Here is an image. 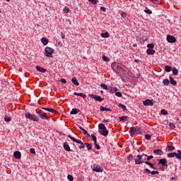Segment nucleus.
<instances>
[{
	"instance_id": "obj_1",
	"label": "nucleus",
	"mask_w": 181,
	"mask_h": 181,
	"mask_svg": "<svg viewBox=\"0 0 181 181\" xmlns=\"http://www.w3.org/2000/svg\"><path fill=\"white\" fill-rule=\"evenodd\" d=\"M112 69L121 76L122 81H131L132 73L127 67L115 62L112 64Z\"/></svg>"
},
{
	"instance_id": "obj_2",
	"label": "nucleus",
	"mask_w": 181,
	"mask_h": 181,
	"mask_svg": "<svg viewBox=\"0 0 181 181\" xmlns=\"http://www.w3.org/2000/svg\"><path fill=\"white\" fill-rule=\"evenodd\" d=\"M68 137L69 139H71V141H73L74 142H76V144H79L80 146H78V148L79 149H84V148H86V143H83V141H81V140H78L74 137H73L71 135L69 134Z\"/></svg>"
},
{
	"instance_id": "obj_3",
	"label": "nucleus",
	"mask_w": 181,
	"mask_h": 181,
	"mask_svg": "<svg viewBox=\"0 0 181 181\" xmlns=\"http://www.w3.org/2000/svg\"><path fill=\"white\" fill-rule=\"evenodd\" d=\"M98 128L99 129H100L99 132L100 134H101V135H103V136H107L108 135V130L107 129V127H105V125L104 124H99Z\"/></svg>"
},
{
	"instance_id": "obj_4",
	"label": "nucleus",
	"mask_w": 181,
	"mask_h": 181,
	"mask_svg": "<svg viewBox=\"0 0 181 181\" xmlns=\"http://www.w3.org/2000/svg\"><path fill=\"white\" fill-rule=\"evenodd\" d=\"M36 112L40 118H41V119H46V121H49L50 117H48L47 114H46L42 110H36Z\"/></svg>"
},
{
	"instance_id": "obj_5",
	"label": "nucleus",
	"mask_w": 181,
	"mask_h": 181,
	"mask_svg": "<svg viewBox=\"0 0 181 181\" xmlns=\"http://www.w3.org/2000/svg\"><path fill=\"white\" fill-rule=\"evenodd\" d=\"M53 53H54V49L52 47H47L45 49V55L46 57H53Z\"/></svg>"
},
{
	"instance_id": "obj_6",
	"label": "nucleus",
	"mask_w": 181,
	"mask_h": 181,
	"mask_svg": "<svg viewBox=\"0 0 181 181\" xmlns=\"http://www.w3.org/2000/svg\"><path fill=\"white\" fill-rule=\"evenodd\" d=\"M143 156H148L147 155L143 153L142 155H138L137 158L134 159L136 165H141V163H145V160H142Z\"/></svg>"
},
{
	"instance_id": "obj_7",
	"label": "nucleus",
	"mask_w": 181,
	"mask_h": 181,
	"mask_svg": "<svg viewBox=\"0 0 181 181\" xmlns=\"http://www.w3.org/2000/svg\"><path fill=\"white\" fill-rule=\"evenodd\" d=\"M25 117L28 119H31L32 121H35V122H37L39 121V117H37L36 115L30 114V112H26Z\"/></svg>"
},
{
	"instance_id": "obj_8",
	"label": "nucleus",
	"mask_w": 181,
	"mask_h": 181,
	"mask_svg": "<svg viewBox=\"0 0 181 181\" xmlns=\"http://www.w3.org/2000/svg\"><path fill=\"white\" fill-rule=\"evenodd\" d=\"M91 169L93 170V172H97L98 173H103L104 171L103 169L100 167L98 164H93L91 165Z\"/></svg>"
},
{
	"instance_id": "obj_9",
	"label": "nucleus",
	"mask_w": 181,
	"mask_h": 181,
	"mask_svg": "<svg viewBox=\"0 0 181 181\" xmlns=\"http://www.w3.org/2000/svg\"><path fill=\"white\" fill-rule=\"evenodd\" d=\"M89 97H90V98H93V100H95V101H98L99 103H102V101H104V98H101V96L99 95L90 94Z\"/></svg>"
},
{
	"instance_id": "obj_10",
	"label": "nucleus",
	"mask_w": 181,
	"mask_h": 181,
	"mask_svg": "<svg viewBox=\"0 0 181 181\" xmlns=\"http://www.w3.org/2000/svg\"><path fill=\"white\" fill-rule=\"evenodd\" d=\"M91 137L93 139L94 146H95V149H98V150L101 149V146H100V145H98L97 144V136H95V135H94V134H91Z\"/></svg>"
},
{
	"instance_id": "obj_11",
	"label": "nucleus",
	"mask_w": 181,
	"mask_h": 181,
	"mask_svg": "<svg viewBox=\"0 0 181 181\" xmlns=\"http://www.w3.org/2000/svg\"><path fill=\"white\" fill-rule=\"evenodd\" d=\"M144 105L146 107H152L153 105V100L147 99L143 102Z\"/></svg>"
},
{
	"instance_id": "obj_12",
	"label": "nucleus",
	"mask_w": 181,
	"mask_h": 181,
	"mask_svg": "<svg viewBox=\"0 0 181 181\" xmlns=\"http://www.w3.org/2000/svg\"><path fill=\"white\" fill-rule=\"evenodd\" d=\"M158 165H161V166L168 168V160H166V158H161L159 160Z\"/></svg>"
},
{
	"instance_id": "obj_13",
	"label": "nucleus",
	"mask_w": 181,
	"mask_h": 181,
	"mask_svg": "<svg viewBox=\"0 0 181 181\" xmlns=\"http://www.w3.org/2000/svg\"><path fill=\"white\" fill-rule=\"evenodd\" d=\"M167 41L168 43H176V37H173V35H168Z\"/></svg>"
},
{
	"instance_id": "obj_14",
	"label": "nucleus",
	"mask_w": 181,
	"mask_h": 181,
	"mask_svg": "<svg viewBox=\"0 0 181 181\" xmlns=\"http://www.w3.org/2000/svg\"><path fill=\"white\" fill-rule=\"evenodd\" d=\"M144 172L148 174L151 173L153 176V175H159V171H151V170L148 168H145Z\"/></svg>"
},
{
	"instance_id": "obj_15",
	"label": "nucleus",
	"mask_w": 181,
	"mask_h": 181,
	"mask_svg": "<svg viewBox=\"0 0 181 181\" xmlns=\"http://www.w3.org/2000/svg\"><path fill=\"white\" fill-rule=\"evenodd\" d=\"M64 149L66 151V152H73V151L70 148V146L67 142L64 143Z\"/></svg>"
},
{
	"instance_id": "obj_16",
	"label": "nucleus",
	"mask_w": 181,
	"mask_h": 181,
	"mask_svg": "<svg viewBox=\"0 0 181 181\" xmlns=\"http://www.w3.org/2000/svg\"><path fill=\"white\" fill-rule=\"evenodd\" d=\"M13 156L16 158V159H21L22 157V153H21V151H17L13 153Z\"/></svg>"
},
{
	"instance_id": "obj_17",
	"label": "nucleus",
	"mask_w": 181,
	"mask_h": 181,
	"mask_svg": "<svg viewBox=\"0 0 181 181\" xmlns=\"http://www.w3.org/2000/svg\"><path fill=\"white\" fill-rule=\"evenodd\" d=\"M130 132L131 134H132L133 135H135V134H138V132H139V130L137 129L135 127H131L130 128Z\"/></svg>"
},
{
	"instance_id": "obj_18",
	"label": "nucleus",
	"mask_w": 181,
	"mask_h": 181,
	"mask_svg": "<svg viewBox=\"0 0 181 181\" xmlns=\"http://www.w3.org/2000/svg\"><path fill=\"white\" fill-rule=\"evenodd\" d=\"M36 69L37 70V71H40V73H46L47 71L46 69L42 68L40 66H37Z\"/></svg>"
},
{
	"instance_id": "obj_19",
	"label": "nucleus",
	"mask_w": 181,
	"mask_h": 181,
	"mask_svg": "<svg viewBox=\"0 0 181 181\" xmlns=\"http://www.w3.org/2000/svg\"><path fill=\"white\" fill-rule=\"evenodd\" d=\"M41 42H42V45H43L44 46H47V45L49 44V39H47V38H46V37H42V38L41 39Z\"/></svg>"
},
{
	"instance_id": "obj_20",
	"label": "nucleus",
	"mask_w": 181,
	"mask_h": 181,
	"mask_svg": "<svg viewBox=\"0 0 181 181\" xmlns=\"http://www.w3.org/2000/svg\"><path fill=\"white\" fill-rule=\"evenodd\" d=\"M71 81L74 86H80V83H78V81H77L76 78H72Z\"/></svg>"
},
{
	"instance_id": "obj_21",
	"label": "nucleus",
	"mask_w": 181,
	"mask_h": 181,
	"mask_svg": "<svg viewBox=\"0 0 181 181\" xmlns=\"http://www.w3.org/2000/svg\"><path fill=\"white\" fill-rule=\"evenodd\" d=\"M153 153H156V155H162L163 153V151L160 149H156L153 150Z\"/></svg>"
},
{
	"instance_id": "obj_22",
	"label": "nucleus",
	"mask_w": 181,
	"mask_h": 181,
	"mask_svg": "<svg viewBox=\"0 0 181 181\" xmlns=\"http://www.w3.org/2000/svg\"><path fill=\"white\" fill-rule=\"evenodd\" d=\"M169 78H170V84H172L173 86H176V84H177L176 81H175V79H173V78L172 76H170Z\"/></svg>"
},
{
	"instance_id": "obj_23",
	"label": "nucleus",
	"mask_w": 181,
	"mask_h": 181,
	"mask_svg": "<svg viewBox=\"0 0 181 181\" xmlns=\"http://www.w3.org/2000/svg\"><path fill=\"white\" fill-rule=\"evenodd\" d=\"M78 110L77 109H72V110L70 112L71 115H76V114H78Z\"/></svg>"
},
{
	"instance_id": "obj_24",
	"label": "nucleus",
	"mask_w": 181,
	"mask_h": 181,
	"mask_svg": "<svg viewBox=\"0 0 181 181\" xmlns=\"http://www.w3.org/2000/svg\"><path fill=\"white\" fill-rule=\"evenodd\" d=\"M146 53H147V54H148V55L155 54V49H148L146 50Z\"/></svg>"
},
{
	"instance_id": "obj_25",
	"label": "nucleus",
	"mask_w": 181,
	"mask_h": 181,
	"mask_svg": "<svg viewBox=\"0 0 181 181\" xmlns=\"http://www.w3.org/2000/svg\"><path fill=\"white\" fill-rule=\"evenodd\" d=\"M177 156V153L173 152V153H170L167 155L168 158H176Z\"/></svg>"
},
{
	"instance_id": "obj_26",
	"label": "nucleus",
	"mask_w": 181,
	"mask_h": 181,
	"mask_svg": "<svg viewBox=\"0 0 181 181\" xmlns=\"http://www.w3.org/2000/svg\"><path fill=\"white\" fill-rule=\"evenodd\" d=\"M119 121H122V122H125V121H127V119H128V117L127 116H122L119 117Z\"/></svg>"
},
{
	"instance_id": "obj_27",
	"label": "nucleus",
	"mask_w": 181,
	"mask_h": 181,
	"mask_svg": "<svg viewBox=\"0 0 181 181\" xmlns=\"http://www.w3.org/2000/svg\"><path fill=\"white\" fill-rule=\"evenodd\" d=\"M85 145H86L88 151H91V149H93V146H91V144L85 143Z\"/></svg>"
},
{
	"instance_id": "obj_28",
	"label": "nucleus",
	"mask_w": 181,
	"mask_h": 181,
	"mask_svg": "<svg viewBox=\"0 0 181 181\" xmlns=\"http://www.w3.org/2000/svg\"><path fill=\"white\" fill-rule=\"evenodd\" d=\"M172 71H173V74H174V76H177V74H179V70H177V69H176L175 67L172 69Z\"/></svg>"
},
{
	"instance_id": "obj_29",
	"label": "nucleus",
	"mask_w": 181,
	"mask_h": 181,
	"mask_svg": "<svg viewBox=\"0 0 181 181\" xmlns=\"http://www.w3.org/2000/svg\"><path fill=\"white\" fill-rule=\"evenodd\" d=\"M165 71H166L167 73H169V72L172 71V66H170L166 65V66H165Z\"/></svg>"
},
{
	"instance_id": "obj_30",
	"label": "nucleus",
	"mask_w": 181,
	"mask_h": 181,
	"mask_svg": "<svg viewBox=\"0 0 181 181\" xmlns=\"http://www.w3.org/2000/svg\"><path fill=\"white\" fill-rule=\"evenodd\" d=\"M144 12L146 13H148V15H152V11L149 10V8H148V7H146L144 9Z\"/></svg>"
},
{
	"instance_id": "obj_31",
	"label": "nucleus",
	"mask_w": 181,
	"mask_h": 181,
	"mask_svg": "<svg viewBox=\"0 0 181 181\" xmlns=\"http://www.w3.org/2000/svg\"><path fill=\"white\" fill-rule=\"evenodd\" d=\"M79 129H81V131H82L83 135H87V134H88V132H87V130H86L84 128L79 127Z\"/></svg>"
},
{
	"instance_id": "obj_32",
	"label": "nucleus",
	"mask_w": 181,
	"mask_h": 181,
	"mask_svg": "<svg viewBox=\"0 0 181 181\" xmlns=\"http://www.w3.org/2000/svg\"><path fill=\"white\" fill-rule=\"evenodd\" d=\"M100 111H112L111 109L107 108V107H104L103 106L100 107Z\"/></svg>"
},
{
	"instance_id": "obj_33",
	"label": "nucleus",
	"mask_w": 181,
	"mask_h": 181,
	"mask_svg": "<svg viewBox=\"0 0 181 181\" xmlns=\"http://www.w3.org/2000/svg\"><path fill=\"white\" fill-rule=\"evenodd\" d=\"M118 107L122 108V110H123L124 111H127V106H125L124 105L119 103Z\"/></svg>"
},
{
	"instance_id": "obj_34",
	"label": "nucleus",
	"mask_w": 181,
	"mask_h": 181,
	"mask_svg": "<svg viewBox=\"0 0 181 181\" xmlns=\"http://www.w3.org/2000/svg\"><path fill=\"white\" fill-rule=\"evenodd\" d=\"M160 114H162V115H168V110L165 109H162L160 110Z\"/></svg>"
},
{
	"instance_id": "obj_35",
	"label": "nucleus",
	"mask_w": 181,
	"mask_h": 181,
	"mask_svg": "<svg viewBox=\"0 0 181 181\" xmlns=\"http://www.w3.org/2000/svg\"><path fill=\"white\" fill-rule=\"evenodd\" d=\"M48 112H51L52 114H58V112H57V110H55L53 108H49Z\"/></svg>"
},
{
	"instance_id": "obj_36",
	"label": "nucleus",
	"mask_w": 181,
	"mask_h": 181,
	"mask_svg": "<svg viewBox=\"0 0 181 181\" xmlns=\"http://www.w3.org/2000/svg\"><path fill=\"white\" fill-rule=\"evenodd\" d=\"M167 148L169 152H172L173 151H175V146H168Z\"/></svg>"
},
{
	"instance_id": "obj_37",
	"label": "nucleus",
	"mask_w": 181,
	"mask_h": 181,
	"mask_svg": "<svg viewBox=\"0 0 181 181\" xmlns=\"http://www.w3.org/2000/svg\"><path fill=\"white\" fill-rule=\"evenodd\" d=\"M169 127H170V129H175V128H176V126L175 125V124L172 122L169 123Z\"/></svg>"
},
{
	"instance_id": "obj_38",
	"label": "nucleus",
	"mask_w": 181,
	"mask_h": 181,
	"mask_svg": "<svg viewBox=\"0 0 181 181\" xmlns=\"http://www.w3.org/2000/svg\"><path fill=\"white\" fill-rule=\"evenodd\" d=\"M102 37H108L110 36V33L108 32H106L105 33H101Z\"/></svg>"
},
{
	"instance_id": "obj_39",
	"label": "nucleus",
	"mask_w": 181,
	"mask_h": 181,
	"mask_svg": "<svg viewBox=\"0 0 181 181\" xmlns=\"http://www.w3.org/2000/svg\"><path fill=\"white\" fill-rule=\"evenodd\" d=\"M163 84H164V86H169V79H164L163 81Z\"/></svg>"
},
{
	"instance_id": "obj_40",
	"label": "nucleus",
	"mask_w": 181,
	"mask_h": 181,
	"mask_svg": "<svg viewBox=\"0 0 181 181\" xmlns=\"http://www.w3.org/2000/svg\"><path fill=\"white\" fill-rule=\"evenodd\" d=\"M147 47L148 49H153V47H155V45L153 43L148 44Z\"/></svg>"
},
{
	"instance_id": "obj_41",
	"label": "nucleus",
	"mask_w": 181,
	"mask_h": 181,
	"mask_svg": "<svg viewBox=\"0 0 181 181\" xmlns=\"http://www.w3.org/2000/svg\"><path fill=\"white\" fill-rule=\"evenodd\" d=\"M101 88H103V90H108V86H107V85H105V83H102L100 85Z\"/></svg>"
},
{
	"instance_id": "obj_42",
	"label": "nucleus",
	"mask_w": 181,
	"mask_h": 181,
	"mask_svg": "<svg viewBox=\"0 0 181 181\" xmlns=\"http://www.w3.org/2000/svg\"><path fill=\"white\" fill-rule=\"evenodd\" d=\"M88 2L92 3L93 5H97V4H98V0H88Z\"/></svg>"
},
{
	"instance_id": "obj_43",
	"label": "nucleus",
	"mask_w": 181,
	"mask_h": 181,
	"mask_svg": "<svg viewBox=\"0 0 181 181\" xmlns=\"http://www.w3.org/2000/svg\"><path fill=\"white\" fill-rule=\"evenodd\" d=\"M102 59L103 60H104V62H110V58H108L105 55H103Z\"/></svg>"
},
{
	"instance_id": "obj_44",
	"label": "nucleus",
	"mask_w": 181,
	"mask_h": 181,
	"mask_svg": "<svg viewBox=\"0 0 181 181\" xmlns=\"http://www.w3.org/2000/svg\"><path fill=\"white\" fill-rule=\"evenodd\" d=\"M144 163L146 165H148L150 168H153V165L152 164V163L149 162V161H145Z\"/></svg>"
},
{
	"instance_id": "obj_45",
	"label": "nucleus",
	"mask_w": 181,
	"mask_h": 181,
	"mask_svg": "<svg viewBox=\"0 0 181 181\" xmlns=\"http://www.w3.org/2000/svg\"><path fill=\"white\" fill-rule=\"evenodd\" d=\"M67 179H68V180H70V181L74 180V177H73V176L71 175H68Z\"/></svg>"
},
{
	"instance_id": "obj_46",
	"label": "nucleus",
	"mask_w": 181,
	"mask_h": 181,
	"mask_svg": "<svg viewBox=\"0 0 181 181\" xmlns=\"http://www.w3.org/2000/svg\"><path fill=\"white\" fill-rule=\"evenodd\" d=\"M64 13H69V12H70V8H69L68 7H64Z\"/></svg>"
},
{
	"instance_id": "obj_47",
	"label": "nucleus",
	"mask_w": 181,
	"mask_h": 181,
	"mask_svg": "<svg viewBox=\"0 0 181 181\" xmlns=\"http://www.w3.org/2000/svg\"><path fill=\"white\" fill-rule=\"evenodd\" d=\"M11 118L9 117H8V116H6V117H4V121H6V122H11Z\"/></svg>"
},
{
	"instance_id": "obj_48",
	"label": "nucleus",
	"mask_w": 181,
	"mask_h": 181,
	"mask_svg": "<svg viewBox=\"0 0 181 181\" xmlns=\"http://www.w3.org/2000/svg\"><path fill=\"white\" fill-rule=\"evenodd\" d=\"M132 159H134V156L132 154L127 156V160H132Z\"/></svg>"
},
{
	"instance_id": "obj_49",
	"label": "nucleus",
	"mask_w": 181,
	"mask_h": 181,
	"mask_svg": "<svg viewBox=\"0 0 181 181\" xmlns=\"http://www.w3.org/2000/svg\"><path fill=\"white\" fill-rule=\"evenodd\" d=\"M151 159H153V156H147L146 162H149V160H151Z\"/></svg>"
},
{
	"instance_id": "obj_50",
	"label": "nucleus",
	"mask_w": 181,
	"mask_h": 181,
	"mask_svg": "<svg viewBox=\"0 0 181 181\" xmlns=\"http://www.w3.org/2000/svg\"><path fill=\"white\" fill-rule=\"evenodd\" d=\"M30 153H32L33 155H36V151H35V148H30Z\"/></svg>"
},
{
	"instance_id": "obj_51",
	"label": "nucleus",
	"mask_w": 181,
	"mask_h": 181,
	"mask_svg": "<svg viewBox=\"0 0 181 181\" xmlns=\"http://www.w3.org/2000/svg\"><path fill=\"white\" fill-rule=\"evenodd\" d=\"M115 95L117 97H122V93H121V92H116Z\"/></svg>"
},
{
	"instance_id": "obj_52",
	"label": "nucleus",
	"mask_w": 181,
	"mask_h": 181,
	"mask_svg": "<svg viewBox=\"0 0 181 181\" xmlns=\"http://www.w3.org/2000/svg\"><path fill=\"white\" fill-rule=\"evenodd\" d=\"M79 97H82L83 98H86L87 97V95H86V94L82 93H79Z\"/></svg>"
},
{
	"instance_id": "obj_53",
	"label": "nucleus",
	"mask_w": 181,
	"mask_h": 181,
	"mask_svg": "<svg viewBox=\"0 0 181 181\" xmlns=\"http://www.w3.org/2000/svg\"><path fill=\"white\" fill-rule=\"evenodd\" d=\"M144 136H145L146 139H147V140H149L151 138V136L150 134H145Z\"/></svg>"
},
{
	"instance_id": "obj_54",
	"label": "nucleus",
	"mask_w": 181,
	"mask_h": 181,
	"mask_svg": "<svg viewBox=\"0 0 181 181\" xmlns=\"http://www.w3.org/2000/svg\"><path fill=\"white\" fill-rule=\"evenodd\" d=\"M61 83H62L63 84H66L67 83V81H66V79L64 78H62L60 79Z\"/></svg>"
},
{
	"instance_id": "obj_55",
	"label": "nucleus",
	"mask_w": 181,
	"mask_h": 181,
	"mask_svg": "<svg viewBox=\"0 0 181 181\" xmlns=\"http://www.w3.org/2000/svg\"><path fill=\"white\" fill-rule=\"evenodd\" d=\"M120 15L122 18H127V13L125 12L122 13Z\"/></svg>"
},
{
	"instance_id": "obj_56",
	"label": "nucleus",
	"mask_w": 181,
	"mask_h": 181,
	"mask_svg": "<svg viewBox=\"0 0 181 181\" xmlns=\"http://www.w3.org/2000/svg\"><path fill=\"white\" fill-rule=\"evenodd\" d=\"M100 11H102L103 12H106L107 8H105V7H104V6H101L100 7Z\"/></svg>"
},
{
	"instance_id": "obj_57",
	"label": "nucleus",
	"mask_w": 181,
	"mask_h": 181,
	"mask_svg": "<svg viewBox=\"0 0 181 181\" xmlns=\"http://www.w3.org/2000/svg\"><path fill=\"white\" fill-rule=\"evenodd\" d=\"M111 91H112V93H115V91H118V88H113Z\"/></svg>"
},
{
	"instance_id": "obj_58",
	"label": "nucleus",
	"mask_w": 181,
	"mask_h": 181,
	"mask_svg": "<svg viewBox=\"0 0 181 181\" xmlns=\"http://www.w3.org/2000/svg\"><path fill=\"white\" fill-rule=\"evenodd\" d=\"M42 110H45V111H49V110H50V108H49V107H42Z\"/></svg>"
},
{
	"instance_id": "obj_59",
	"label": "nucleus",
	"mask_w": 181,
	"mask_h": 181,
	"mask_svg": "<svg viewBox=\"0 0 181 181\" xmlns=\"http://www.w3.org/2000/svg\"><path fill=\"white\" fill-rule=\"evenodd\" d=\"M171 180H177V177H172Z\"/></svg>"
},
{
	"instance_id": "obj_60",
	"label": "nucleus",
	"mask_w": 181,
	"mask_h": 181,
	"mask_svg": "<svg viewBox=\"0 0 181 181\" xmlns=\"http://www.w3.org/2000/svg\"><path fill=\"white\" fill-rule=\"evenodd\" d=\"M144 151V149L139 148H137V152H142Z\"/></svg>"
},
{
	"instance_id": "obj_61",
	"label": "nucleus",
	"mask_w": 181,
	"mask_h": 181,
	"mask_svg": "<svg viewBox=\"0 0 181 181\" xmlns=\"http://www.w3.org/2000/svg\"><path fill=\"white\" fill-rule=\"evenodd\" d=\"M85 136H86V138H91V136H90L88 133H87V134H85Z\"/></svg>"
},
{
	"instance_id": "obj_62",
	"label": "nucleus",
	"mask_w": 181,
	"mask_h": 181,
	"mask_svg": "<svg viewBox=\"0 0 181 181\" xmlns=\"http://www.w3.org/2000/svg\"><path fill=\"white\" fill-rule=\"evenodd\" d=\"M61 36L62 39H64V37H66V36L64 35V34H63V33H62Z\"/></svg>"
},
{
	"instance_id": "obj_63",
	"label": "nucleus",
	"mask_w": 181,
	"mask_h": 181,
	"mask_svg": "<svg viewBox=\"0 0 181 181\" xmlns=\"http://www.w3.org/2000/svg\"><path fill=\"white\" fill-rule=\"evenodd\" d=\"M79 94H80V93H77V92H75V93H74V95H79Z\"/></svg>"
},
{
	"instance_id": "obj_64",
	"label": "nucleus",
	"mask_w": 181,
	"mask_h": 181,
	"mask_svg": "<svg viewBox=\"0 0 181 181\" xmlns=\"http://www.w3.org/2000/svg\"><path fill=\"white\" fill-rule=\"evenodd\" d=\"M103 122H110V120H109V119H104V120L103 121Z\"/></svg>"
}]
</instances>
